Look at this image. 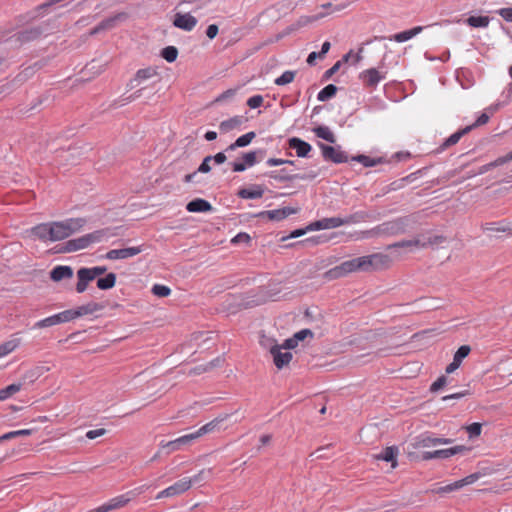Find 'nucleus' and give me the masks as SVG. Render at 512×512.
Listing matches in <instances>:
<instances>
[{
    "label": "nucleus",
    "mask_w": 512,
    "mask_h": 512,
    "mask_svg": "<svg viewBox=\"0 0 512 512\" xmlns=\"http://www.w3.org/2000/svg\"><path fill=\"white\" fill-rule=\"evenodd\" d=\"M211 473H212L211 468L200 470L196 475H194L193 477H190V479H192V484L202 481L205 478L206 474H211Z\"/></svg>",
    "instance_id": "052dcab7"
},
{
    "label": "nucleus",
    "mask_w": 512,
    "mask_h": 512,
    "mask_svg": "<svg viewBox=\"0 0 512 512\" xmlns=\"http://www.w3.org/2000/svg\"><path fill=\"white\" fill-rule=\"evenodd\" d=\"M229 415H219L218 417L214 418L210 422L206 423L202 427H200L197 431H195V434L197 435V438H200L206 434L214 433L216 431H220L222 429L221 424L228 419Z\"/></svg>",
    "instance_id": "4468645a"
},
{
    "label": "nucleus",
    "mask_w": 512,
    "mask_h": 512,
    "mask_svg": "<svg viewBox=\"0 0 512 512\" xmlns=\"http://www.w3.org/2000/svg\"><path fill=\"white\" fill-rule=\"evenodd\" d=\"M511 160H512V151L510 153H508L507 155L503 156V157H499L496 160H494V161H492V162H490L488 164L482 165L478 169L476 174L477 175L485 174L488 171H490L491 169H493L495 167H498V166H501V165H504V164H506L507 162H509Z\"/></svg>",
    "instance_id": "7c9ffc66"
},
{
    "label": "nucleus",
    "mask_w": 512,
    "mask_h": 512,
    "mask_svg": "<svg viewBox=\"0 0 512 512\" xmlns=\"http://www.w3.org/2000/svg\"><path fill=\"white\" fill-rule=\"evenodd\" d=\"M142 252V247H128L122 249H112L108 251L105 257L109 260L126 259L138 255Z\"/></svg>",
    "instance_id": "a211bd4d"
},
{
    "label": "nucleus",
    "mask_w": 512,
    "mask_h": 512,
    "mask_svg": "<svg viewBox=\"0 0 512 512\" xmlns=\"http://www.w3.org/2000/svg\"><path fill=\"white\" fill-rule=\"evenodd\" d=\"M352 161H357L364 165L365 167H373L378 164L383 163L382 158H372L366 155H357L351 158Z\"/></svg>",
    "instance_id": "58836bf2"
},
{
    "label": "nucleus",
    "mask_w": 512,
    "mask_h": 512,
    "mask_svg": "<svg viewBox=\"0 0 512 512\" xmlns=\"http://www.w3.org/2000/svg\"><path fill=\"white\" fill-rule=\"evenodd\" d=\"M295 213H297L296 209L290 207H283L275 210L262 211L258 214V216L266 217L271 221H281Z\"/></svg>",
    "instance_id": "aec40b11"
},
{
    "label": "nucleus",
    "mask_w": 512,
    "mask_h": 512,
    "mask_svg": "<svg viewBox=\"0 0 512 512\" xmlns=\"http://www.w3.org/2000/svg\"><path fill=\"white\" fill-rule=\"evenodd\" d=\"M488 121L489 116L486 113H482L471 126H473V128H476L485 125Z\"/></svg>",
    "instance_id": "774afa93"
},
{
    "label": "nucleus",
    "mask_w": 512,
    "mask_h": 512,
    "mask_svg": "<svg viewBox=\"0 0 512 512\" xmlns=\"http://www.w3.org/2000/svg\"><path fill=\"white\" fill-rule=\"evenodd\" d=\"M192 487V479L190 477H183L182 479L176 481L172 485L163 489L156 495V499L160 500L163 498H171L184 494Z\"/></svg>",
    "instance_id": "39448f33"
},
{
    "label": "nucleus",
    "mask_w": 512,
    "mask_h": 512,
    "mask_svg": "<svg viewBox=\"0 0 512 512\" xmlns=\"http://www.w3.org/2000/svg\"><path fill=\"white\" fill-rule=\"evenodd\" d=\"M498 14L507 22L512 23V8L505 7L498 10Z\"/></svg>",
    "instance_id": "e2e57ef3"
},
{
    "label": "nucleus",
    "mask_w": 512,
    "mask_h": 512,
    "mask_svg": "<svg viewBox=\"0 0 512 512\" xmlns=\"http://www.w3.org/2000/svg\"><path fill=\"white\" fill-rule=\"evenodd\" d=\"M106 236L105 230H97L92 233H88L81 237L71 239L65 242L59 249L58 252L61 253H70L78 250L85 249L94 243H98L102 241V239Z\"/></svg>",
    "instance_id": "f03ea898"
},
{
    "label": "nucleus",
    "mask_w": 512,
    "mask_h": 512,
    "mask_svg": "<svg viewBox=\"0 0 512 512\" xmlns=\"http://www.w3.org/2000/svg\"><path fill=\"white\" fill-rule=\"evenodd\" d=\"M251 241V237L244 232L238 233L234 238H232L231 242L234 244L237 243H246L248 244Z\"/></svg>",
    "instance_id": "13d9d810"
},
{
    "label": "nucleus",
    "mask_w": 512,
    "mask_h": 512,
    "mask_svg": "<svg viewBox=\"0 0 512 512\" xmlns=\"http://www.w3.org/2000/svg\"><path fill=\"white\" fill-rule=\"evenodd\" d=\"M298 345L295 337L293 336L292 338H289V339H286L284 341L283 344H281L280 346L284 349V350H287L289 351L290 349H293L295 348L296 346Z\"/></svg>",
    "instance_id": "69168bd1"
},
{
    "label": "nucleus",
    "mask_w": 512,
    "mask_h": 512,
    "mask_svg": "<svg viewBox=\"0 0 512 512\" xmlns=\"http://www.w3.org/2000/svg\"><path fill=\"white\" fill-rule=\"evenodd\" d=\"M196 439H198L197 435L195 434V432H193V433H190V434L183 435V436L175 439V441L179 445V447L181 448V446L188 445L193 440H196Z\"/></svg>",
    "instance_id": "8fccbe9b"
},
{
    "label": "nucleus",
    "mask_w": 512,
    "mask_h": 512,
    "mask_svg": "<svg viewBox=\"0 0 512 512\" xmlns=\"http://www.w3.org/2000/svg\"><path fill=\"white\" fill-rule=\"evenodd\" d=\"M106 429L104 428H99V429H95V430H89L87 433H86V437L90 440H93V439H96L98 437H101L103 435L106 434Z\"/></svg>",
    "instance_id": "bf43d9fd"
},
{
    "label": "nucleus",
    "mask_w": 512,
    "mask_h": 512,
    "mask_svg": "<svg viewBox=\"0 0 512 512\" xmlns=\"http://www.w3.org/2000/svg\"><path fill=\"white\" fill-rule=\"evenodd\" d=\"M149 487L150 486L148 484H143L138 487H135L132 490L127 491V493L130 496L131 500H133L136 497H138L139 495H141L142 493H144L147 489H149Z\"/></svg>",
    "instance_id": "603ef678"
},
{
    "label": "nucleus",
    "mask_w": 512,
    "mask_h": 512,
    "mask_svg": "<svg viewBox=\"0 0 512 512\" xmlns=\"http://www.w3.org/2000/svg\"><path fill=\"white\" fill-rule=\"evenodd\" d=\"M242 124L241 117H233L220 123L219 128L222 132H229Z\"/></svg>",
    "instance_id": "a19ab883"
},
{
    "label": "nucleus",
    "mask_w": 512,
    "mask_h": 512,
    "mask_svg": "<svg viewBox=\"0 0 512 512\" xmlns=\"http://www.w3.org/2000/svg\"><path fill=\"white\" fill-rule=\"evenodd\" d=\"M266 163L268 166L273 167V166H280L283 164H291L292 165L294 162L291 160H284V159H280V158H269Z\"/></svg>",
    "instance_id": "680f3d73"
},
{
    "label": "nucleus",
    "mask_w": 512,
    "mask_h": 512,
    "mask_svg": "<svg viewBox=\"0 0 512 512\" xmlns=\"http://www.w3.org/2000/svg\"><path fill=\"white\" fill-rule=\"evenodd\" d=\"M131 501L132 500H131L130 496L126 492L124 494H121V495L111 498L106 503L100 505V508H101L102 512H110V511L125 507Z\"/></svg>",
    "instance_id": "dca6fc26"
},
{
    "label": "nucleus",
    "mask_w": 512,
    "mask_h": 512,
    "mask_svg": "<svg viewBox=\"0 0 512 512\" xmlns=\"http://www.w3.org/2000/svg\"><path fill=\"white\" fill-rule=\"evenodd\" d=\"M318 147L321 149L322 156L326 161H331L337 164L349 161L348 155L342 151L340 147L329 146L321 142L318 143Z\"/></svg>",
    "instance_id": "0eeeda50"
},
{
    "label": "nucleus",
    "mask_w": 512,
    "mask_h": 512,
    "mask_svg": "<svg viewBox=\"0 0 512 512\" xmlns=\"http://www.w3.org/2000/svg\"><path fill=\"white\" fill-rule=\"evenodd\" d=\"M364 258L367 272L386 270L392 264L391 257L384 253H373L365 255Z\"/></svg>",
    "instance_id": "423d86ee"
},
{
    "label": "nucleus",
    "mask_w": 512,
    "mask_h": 512,
    "mask_svg": "<svg viewBox=\"0 0 512 512\" xmlns=\"http://www.w3.org/2000/svg\"><path fill=\"white\" fill-rule=\"evenodd\" d=\"M370 218V214L366 211H357L351 215H348L344 218L345 225L348 224H358L362 222H366Z\"/></svg>",
    "instance_id": "e433bc0d"
},
{
    "label": "nucleus",
    "mask_w": 512,
    "mask_h": 512,
    "mask_svg": "<svg viewBox=\"0 0 512 512\" xmlns=\"http://www.w3.org/2000/svg\"><path fill=\"white\" fill-rule=\"evenodd\" d=\"M308 336H310V337H312V336H313L312 331H311V330H309V329H302V330H300V331H298L297 333H295V334H294V337H295V339H296L297 343H298L299 341L304 340V339H305L306 337H308Z\"/></svg>",
    "instance_id": "0e129e2a"
},
{
    "label": "nucleus",
    "mask_w": 512,
    "mask_h": 512,
    "mask_svg": "<svg viewBox=\"0 0 512 512\" xmlns=\"http://www.w3.org/2000/svg\"><path fill=\"white\" fill-rule=\"evenodd\" d=\"M465 22L473 28H486L490 23L488 16H469Z\"/></svg>",
    "instance_id": "c9c22d12"
},
{
    "label": "nucleus",
    "mask_w": 512,
    "mask_h": 512,
    "mask_svg": "<svg viewBox=\"0 0 512 512\" xmlns=\"http://www.w3.org/2000/svg\"><path fill=\"white\" fill-rule=\"evenodd\" d=\"M398 452H399V450L397 447L389 446V447H386L379 455H376L375 458L377 460L391 462L392 468H396L398 465L397 459H396Z\"/></svg>",
    "instance_id": "bb28decb"
},
{
    "label": "nucleus",
    "mask_w": 512,
    "mask_h": 512,
    "mask_svg": "<svg viewBox=\"0 0 512 512\" xmlns=\"http://www.w3.org/2000/svg\"><path fill=\"white\" fill-rule=\"evenodd\" d=\"M466 450H468V449L465 446H455V447L447 448V449H439V450L423 453L422 459L423 460H430V459H434V458L445 459V458H449L457 453H460V452H463Z\"/></svg>",
    "instance_id": "2eb2a0df"
},
{
    "label": "nucleus",
    "mask_w": 512,
    "mask_h": 512,
    "mask_svg": "<svg viewBox=\"0 0 512 512\" xmlns=\"http://www.w3.org/2000/svg\"><path fill=\"white\" fill-rule=\"evenodd\" d=\"M478 478H479L478 474H471L463 479L455 481L454 483H451V484H448L445 486H441V487L433 490V492H435L437 494L449 493V492L461 489L466 485L473 484Z\"/></svg>",
    "instance_id": "ddd939ff"
},
{
    "label": "nucleus",
    "mask_w": 512,
    "mask_h": 512,
    "mask_svg": "<svg viewBox=\"0 0 512 512\" xmlns=\"http://www.w3.org/2000/svg\"><path fill=\"white\" fill-rule=\"evenodd\" d=\"M481 229L484 232H496V233L510 232L509 223L505 220L484 223L481 225Z\"/></svg>",
    "instance_id": "cd10ccee"
},
{
    "label": "nucleus",
    "mask_w": 512,
    "mask_h": 512,
    "mask_svg": "<svg viewBox=\"0 0 512 512\" xmlns=\"http://www.w3.org/2000/svg\"><path fill=\"white\" fill-rule=\"evenodd\" d=\"M197 23V18L190 13L177 12L174 15L173 25L178 29L190 32L196 27Z\"/></svg>",
    "instance_id": "f8f14e48"
},
{
    "label": "nucleus",
    "mask_w": 512,
    "mask_h": 512,
    "mask_svg": "<svg viewBox=\"0 0 512 512\" xmlns=\"http://www.w3.org/2000/svg\"><path fill=\"white\" fill-rule=\"evenodd\" d=\"M116 284V274L115 273H108L105 277L99 278L97 280V287L100 290H108L115 286Z\"/></svg>",
    "instance_id": "4c0bfd02"
},
{
    "label": "nucleus",
    "mask_w": 512,
    "mask_h": 512,
    "mask_svg": "<svg viewBox=\"0 0 512 512\" xmlns=\"http://www.w3.org/2000/svg\"><path fill=\"white\" fill-rule=\"evenodd\" d=\"M295 78V72L285 71L280 77L275 79V84L278 86L286 85L291 83Z\"/></svg>",
    "instance_id": "49530a36"
},
{
    "label": "nucleus",
    "mask_w": 512,
    "mask_h": 512,
    "mask_svg": "<svg viewBox=\"0 0 512 512\" xmlns=\"http://www.w3.org/2000/svg\"><path fill=\"white\" fill-rule=\"evenodd\" d=\"M470 351L471 348L468 345L460 346L454 354L453 359L461 364L463 359L469 355Z\"/></svg>",
    "instance_id": "09e8293b"
},
{
    "label": "nucleus",
    "mask_w": 512,
    "mask_h": 512,
    "mask_svg": "<svg viewBox=\"0 0 512 512\" xmlns=\"http://www.w3.org/2000/svg\"><path fill=\"white\" fill-rule=\"evenodd\" d=\"M446 384H447V378L444 375H442L431 384L430 391L437 392L438 390L443 388Z\"/></svg>",
    "instance_id": "864d4df0"
},
{
    "label": "nucleus",
    "mask_w": 512,
    "mask_h": 512,
    "mask_svg": "<svg viewBox=\"0 0 512 512\" xmlns=\"http://www.w3.org/2000/svg\"><path fill=\"white\" fill-rule=\"evenodd\" d=\"M350 3H351L350 0H346L345 2L340 3V4H332L330 2L325 3V4L321 5V8L325 11L319 12V13L313 15L311 17V21H317V20H320L330 14L340 12V11L344 10L345 8H347L350 5Z\"/></svg>",
    "instance_id": "6ab92c4d"
},
{
    "label": "nucleus",
    "mask_w": 512,
    "mask_h": 512,
    "mask_svg": "<svg viewBox=\"0 0 512 512\" xmlns=\"http://www.w3.org/2000/svg\"><path fill=\"white\" fill-rule=\"evenodd\" d=\"M337 93V87L333 84L325 86L317 95L319 101H327L334 97Z\"/></svg>",
    "instance_id": "ea45409f"
},
{
    "label": "nucleus",
    "mask_w": 512,
    "mask_h": 512,
    "mask_svg": "<svg viewBox=\"0 0 512 512\" xmlns=\"http://www.w3.org/2000/svg\"><path fill=\"white\" fill-rule=\"evenodd\" d=\"M264 154V150H255L244 153L241 161H236L232 163V170L234 172H243L248 167L254 166L258 161V156L262 158Z\"/></svg>",
    "instance_id": "6e6552de"
},
{
    "label": "nucleus",
    "mask_w": 512,
    "mask_h": 512,
    "mask_svg": "<svg viewBox=\"0 0 512 512\" xmlns=\"http://www.w3.org/2000/svg\"><path fill=\"white\" fill-rule=\"evenodd\" d=\"M450 442H451L450 439L431 438V437H426L421 440V444L423 447L436 446L438 444H447Z\"/></svg>",
    "instance_id": "de8ad7c7"
},
{
    "label": "nucleus",
    "mask_w": 512,
    "mask_h": 512,
    "mask_svg": "<svg viewBox=\"0 0 512 512\" xmlns=\"http://www.w3.org/2000/svg\"><path fill=\"white\" fill-rule=\"evenodd\" d=\"M423 29H424L423 26H416L412 29L394 34L390 38V40H393V41H396L399 43L406 42V41L412 39L413 37H415L416 35H418L419 33H421L423 31Z\"/></svg>",
    "instance_id": "c756f323"
},
{
    "label": "nucleus",
    "mask_w": 512,
    "mask_h": 512,
    "mask_svg": "<svg viewBox=\"0 0 512 512\" xmlns=\"http://www.w3.org/2000/svg\"><path fill=\"white\" fill-rule=\"evenodd\" d=\"M445 240H446L445 237L442 235H432V236H428L427 238H424L423 240L414 239V240H409V241H401V242L395 243L394 245H392V247L415 246V247H419V248H424L428 245L442 244L443 242H445Z\"/></svg>",
    "instance_id": "1a4fd4ad"
},
{
    "label": "nucleus",
    "mask_w": 512,
    "mask_h": 512,
    "mask_svg": "<svg viewBox=\"0 0 512 512\" xmlns=\"http://www.w3.org/2000/svg\"><path fill=\"white\" fill-rule=\"evenodd\" d=\"M407 226L406 218H398L392 221L384 222L370 230L361 233L360 238H370L381 235H398L405 232Z\"/></svg>",
    "instance_id": "7ed1b4c3"
},
{
    "label": "nucleus",
    "mask_w": 512,
    "mask_h": 512,
    "mask_svg": "<svg viewBox=\"0 0 512 512\" xmlns=\"http://www.w3.org/2000/svg\"><path fill=\"white\" fill-rule=\"evenodd\" d=\"M473 129V126H466L465 128L453 133L451 136H449L442 144L441 146L438 148V151L439 152H442L444 151L445 149H447L448 147L450 146H453L455 144H457L459 142V140L464 136L466 135L467 133H469L471 130Z\"/></svg>",
    "instance_id": "b1692460"
},
{
    "label": "nucleus",
    "mask_w": 512,
    "mask_h": 512,
    "mask_svg": "<svg viewBox=\"0 0 512 512\" xmlns=\"http://www.w3.org/2000/svg\"><path fill=\"white\" fill-rule=\"evenodd\" d=\"M264 190L260 186L254 188H243L239 190L238 196L242 199H258L263 196Z\"/></svg>",
    "instance_id": "72a5a7b5"
},
{
    "label": "nucleus",
    "mask_w": 512,
    "mask_h": 512,
    "mask_svg": "<svg viewBox=\"0 0 512 512\" xmlns=\"http://www.w3.org/2000/svg\"><path fill=\"white\" fill-rule=\"evenodd\" d=\"M73 276V270L70 266L59 265L54 267L50 272V278L59 282L63 279H70Z\"/></svg>",
    "instance_id": "393cba45"
},
{
    "label": "nucleus",
    "mask_w": 512,
    "mask_h": 512,
    "mask_svg": "<svg viewBox=\"0 0 512 512\" xmlns=\"http://www.w3.org/2000/svg\"><path fill=\"white\" fill-rule=\"evenodd\" d=\"M360 79L364 83V85L368 87H374L376 86L382 79H384V76L381 75V73L375 69L370 68L367 70H364L360 73Z\"/></svg>",
    "instance_id": "4be33fe9"
},
{
    "label": "nucleus",
    "mask_w": 512,
    "mask_h": 512,
    "mask_svg": "<svg viewBox=\"0 0 512 512\" xmlns=\"http://www.w3.org/2000/svg\"><path fill=\"white\" fill-rule=\"evenodd\" d=\"M263 104V97L261 95H254L250 97L247 101V105L252 108H258Z\"/></svg>",
    "instance_id": "4d7b16f0"
},
{
    "label": "nucleus",
    "mask_w": 512,
    "mask_h": 512,
    "mask_svg": "<svg viewBox=\"0 0 512 512\" xmlns=\"http://www.w3.org/2000/svg\"><path fill=\"white\" fill-rule=\"evenodd\" d=\"M288 146L289 148L294 149L296 151V155L298 157L302 158L307 157L312 150V146L308 142L298 137L290 138L288 140Z\"/></svg>",
    "instance_id": "412c9836"
},
{
    "label": "nucleus",
    "mask_w": 512,
    "mask_h": 512,
    "mask_svg": "<svg viewBox=\"0 0 512 512\" xmlns=\"http://www.w3.org/2000/svg\"><path fill=\"white\" fill-rule=\"evenodd\" d=\"M103 305L96 303V302H90L85 305L79 306L76 309H69L66 310L68 320L72 321L76 318L85 316V315H91L98 311H101L103 309Z\"/></svg>",
    "instance_id": "9b49d317"
},
{
    "label": "nucleus",
    "mask_w": 512,
    "mask_h": 512,
    "mask_svg": "<svg viewBox=\"0 0 512 512\" xmlns=\"http://www.w3.org/2000/svg\"><path fill=\"white\" fill-rule=\"evenodd\" d=\"M313 132L318 138L324 139L327 142L335 143L336 142V136L331 131V129L327 126H317L313 128Z\"/></svg>",
    "instance_id": "f704fd0d"
},
{
    "label": "nucleus",
    "mask_w": 512,
    "mask_h": 512,
    "mask_svg": "<svg viewBox=\"0 0 512 512\" xmlns=\"http://www.w3.org/2000/svg\"><path fill=\"white\" fill-rule=\"evenodd\" d=\"M107 268L105 266H95L91 268L82 267L77 271L78 282L76 284V291L78 293H83L87 287L89 282L96 279V277L105 274Z\"/></svg>",
    "instance_id": "20e7f679"
},
{
    "label": "nucleus",
    "mask_w": 512,
    "mask_h": 512,
    "mask_svg": "<svg viewBox=\"0 0 512 512\" xmlns=\"http://www.w3.org/2000/svg\"><path fill=\"white\" fill-rule=\"evenodd\" d=\"M306 230L307 231L325 230L324 229L323 220L321 219V220H317V221H314V222L310 223L306 227Z\"/></svg>",
    "instance_id": "338daca9"
},
{
    "label": "nucleus",
    "mask_w": 512,
    "mask_h": 512,
    "mask_svg": "<svg viewBox=\"0 0 512 512\" xmlns=\"http://www.w3.org/2000/svg\"><path fill=\"white\" fill-rule=\"evenodd\" d=\"M158 72L157 69L154 67H147L143 69H139L134 78L131 80V83H135V85L141 84L143 81H146L154 76H157Z\"/></svg>",
    "instance_id": "c85d7f7f"
},
{
    "label": "nucleus",
    "mask_w": 512,
    "mask_h": 512,
    "mask_svg": "<svg viewBox=\"0 0 512 512\" xmlns=\"http://www.w3.org/2000/svg\"><path fill=\"white\" fill-rule=\"evenodd\" d=\"M269 351L278 369L288 366L293 358V354L290 351L284 350L279 344L272 345Z\"/></svg>",
    "instance_id": "9d476101"
},
{
    "label": "nucleus",
    "mask_w": 512,
    "mask_h": 512,
    "mask_svg": "<svg viewBox=\"0 0 512 512\" xmlns=\"http://www.w3.org/2000/svg\"><path fill=\"white\" fill-rule=\"evenodd\" d=\"M160 448L166 449L168 454L178 451L180 449L179 445L176 443L175 440L167 442L161 441Z\"/></svg>",
    "instance_id": "3c124183"
},
{
    "label": "nucleus",
    "mask_w": 512,
    "mask_h": 512,
    "mask_svg": "<svg viewBox=\"0 0 512 512\" xmlns=\"http://www.w3.org/2000/svg\"><path fill=\"white\" fill-rule=\"evenodd\" d=\"M66 322H69V320H68V316H67V313L65 310L60 313L54 314L52 316H49L47 318L37 321L34 324L33 328L34 329H43V328L52 327V326H55V325H58L61 323H66Z\"/></svg>",
    "instance_id": "f3484780"
},
{
    "label": "nucleus",
    "mask_w": 512,
    "mask_h": 512,
    "mask_svg": "<svg viewBox=\"0 0 512 512\" xmlns=\"http://www.w3.org/2000/svg\"><path fill=\"white\" fill-rule=\"evenodd\" d=\"M20 343L21 341L19 338H12L0 344V358L15 351L19 347Z\"/></svg>",
    "instance_id": "473e14b6"
},
{
    "label": "nucleus",
    "mask_w": 512,
    "mask_h": 512,
    "mask_svg": "<svg viewBox=\"0 0 512 512\" xmlns=\"http://www.w3.org/2000/svg\"><path fill=\"white\" fill-rule=\"evenodd\" d=\"M186 209L189 212L198 213L209 212L213 209V207L207 200L202 198H196L187 204Z\"/></svg>",
    "instance_id": "a878e982"
},
{
    "label": "nucleus",
    "mask_w": 512,
    "mask_h": 512,
    "mask_svg": "<svg viewBox=\"0 0 512 512\" xmlns=\"http://www.w3.org/2000/svg\"><path fill=\"white\" fill-rule=\"evenodd\" d=\"M212 156H206L200 164L197 172L209 173L211 171Z\"/></svg>",
    "instance_id": "6e6d98bb"
},
{
    "label": "nucleus",
    "mask_w": 512,
    "mask_h": 512,
    "mask_svg": "<svg viewBox=\"0 0 512 512\" xmlns=\"http://www.w3.org/2000/svg\"><path fill=\"white\" fill-rule=\"evenodd\" d=\"M470 437H477L481 434L482 426L480 423H472L466 428Z\"/></svg>",
    "instance_id": "5fc2aeb1"
},
{
    "label": "nucleus",
    "mask_w": 512,
    "mask_h": 512,
    "mask_svg": "<svg viewBox=\"0 0 512 512\" xmlns=\"http://www.w3.org/2000/svg\"><path fill=\"white\" fill-rule=\"evenodd\" d=\"M161 56L169 63L174 62L178 57V49L175 46H167L162 49Z\"/></svg>",
    "instance_id": "37998d69"
},
{
    "label": "nucleus",
    "mask_w": 512,
    "mask_h": 512,
    "mask_svg": "<svg viewBox=\"0 0 512 512\" xmlns=\"http://www.w3.org/2000/svg\"><path fill=\"white\" fill-rule=\"evenodd\" d=\"M347 275H349V271H348V267H347V262L344 261L341 264L326 271L324 273L323 277L327 281H332V280L346 277Z\"/></svg>",
    "instance_id": "5701e85b"
},
{
    "label": "nucleus",
    "mask_w": 512,
    "mask_h": 512,
    "mask_svg": "<svg viewBox=\"0 0 512 512\" xmlns=\"http://www.w3.org/2000/svg\"><path fill=\"white\" fill-rule=\"evenodd\" d=\"M324 229H333L345 225L344 218L341 217H330L323 218Z\"/></svg>",
    "instance_id": "c03bdc74"
},
{
    "label": "nucleus",
    "mask_w": 512,
    "mask_h": 512,
    "mask_svg": "<svg viewBox=\"0 0 512 512\" xmlns=\"http://www.w3.org/2000/svg\"><path fill=\"white\" fill-rule=\"evenodd\" d=\"M152 293L157 297H168L171 294V289L162 284H155L151 289Z\"/></svg>",
    "instance_id": "a18cd8bd"
},
{
    "label": "nucleus",
    "mask_w": 512,
    "mask_h": 512,
    "mask_svg": "<svg viewBox=\"0 0 512 512\" xmlns=\"http://www.w3.org/2000/svg\"><path fill=\"white\" fill-rule=\"evenodd\" d=\"M21 384H11L0 389V401H4L21 390Z\"/></svg>",
    "instance_id": "79ce46f5"
},
{
    "label": "nucleus",
    "mask_w": 512,
    "mask_h": 512,
    "mask_svg": "<svg viewBox=\"0 0 512 512\" xmlns=\"http://www.w3.org/2000/svg\"><path fill=\"white\" fill-rule=\"evenodd\" d=\"M255 137H256V134L253 131L248 132V133L238 137L234 143L230 144L226 148V152L233 151V150H235L238 147H246V146H248L253 141V139Z\"/></svg>",
    "instance_id": "2f4dec72"
},
{
    "label": "nucleus",
    "mask_w": 512,
    "mask_h": 512,
    "mask_svg": "<svg viewBox=\"0 0 512 512\" xmlns=\"http://www.w3.org/2000/svg\"><path fill=\"white\" fill-rule=\"evenodd\" d=\"M85 223L83 218L41 223L31 229V234L43 242L61 241L80 231Z\"/></svg>",
    "instance_id": "f257e3e1"
}]
</instances>
